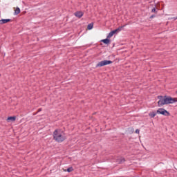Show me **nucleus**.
Wrapping results in <instances>:
<instances>
[{
  "label": "nucleus",
  "mask_w": 177,
  "mask_h": 177,
  "mask_svg": "<svg viewBox=\"0 0 177 177\" xmlns=\"http://www.w3.org/2000/svg\"><path fill=\"white\" fill-rule=\"evenodd\" d=\"M116 162H118V164H123V162H125V158L120 157L118 158Z\"/></svg>",
  "instance_id": "8"
},
{
  "label": "nucleus",
  "mask_w": 177,
  "mask_h": 177,
  "mask_svg": "<svg viewBox=\"0 0 177 177\" xmlns=\"http://www.w3.org/2000/svg\"><path fill=\"white\" fill-rule=\"evenodd\" d=\"M127 26V24L123 25L122 26H120L118 28L115 29L116 32H118V31H121L122 30V28H124V27H125Z\"/></svg>",
  "instance_id": "12"
},
{
  "label": "nucleus",
  "mask_w": 177,
  "mask_h": 177,
  "mask_svg": "<svg viewBox=\"0 0 177 177\" xmlns=\"http://www.w3.org/2000/svg\"><path fill=\"white\" fill-rule=\"evenodd\" d=\"M40 111H42V108L39 109L37 112L36 113H35V115L38 114V113H40Z\"/></svg>",
  "instance_id": "19"
},
{
  "label": "nucleus",
  "mask_w": 177,
  "mask_h": 177,
  "mask_svg": "<svg viewBox=\"0 0 177 177\" xmlns=\"http://www.w3.org/2000/svg\"><path fill=\"white\" fill-rule=\"evenodd\" d=\"M53 137L54 140H55V142H57V143H62V142H64V140L67 139V137H66V134L64 133V131L58 129H55L53 131Z\"/></svg>",
  "instance_id": "1"
},
{
  "label": "nucleus",
  "mask_w": 177,
  "mask_h": 177,
  "mask_svg": "<svg viewBox=\"0 0 177 177\" xmlns=\"http://www.w3.org/2000/svg\"><path fill=\"white\" fill-rule=\"evenodd\" d=\"M111 32H112V34L114 35V34H115L117 32V30H113L111 31Z\"/></svg>",
  "instance_id": "20"
},
{
  "label": "nucleus",
  "mask_w": 177,
  "mask_h": 177,
  "mask_svg": "<svg viewBox=\"0 0 177 177\" xmlns=\"http://www.w3.org/2000/svg\"><path fill=\"white\" fill-rule=\"evenodd\" d=\"M173 19H174V20H177V17H173Z\"/></svg>",
  "instance_id": "23"
},
{
  "label": "nucleus",
  "mask_w": 177,
  "mask_h": 177,
  "mask_svg": "<svg viewBox=\"0 0 177 177\" xmlns=\"http://www.w3.org/2000/svg\"><path fill=\"white\" fill-rule=\"evenodd\" d=\"M153 17H156V15H151V16L149 17V19H153Z\"/></svg>",
  "instance_id": "22"
},
{
  "label": "nucleus",
  "mask_w": 177,
  "mask_h": 177,
  "mask_svg": "<svg viewBox=\"0 0 177 177\" xmlns=\"http://www.w3.org/2000/svg\"><path fill=\"white\" fill-rule=\"evenodd\" d=\"M156 113L157 114H161L162 115H165V117H169V115H171V113L164 108H159L156 111Z\"/></svg>",
  "instance_id": "4"
},
{
  "label": "nucleus",
  "mask_w": 177,
  "mask_h": 177,
  "mask_svg": "<svg viewBox=\"0 0 177 177\" xmlns=\"http://www.w3.org/2000/svg\"><path fill=\"white\" fill-rule=\"evenodd\" d=\"M112 63H113V61L111 60H103L98 62L96 64L95 68H97V67H103L104 66H109V64H112Z\"/></svg>",
  "instance_id": "3"
},
{
  "label": "nucleus",
  "mask_w": 177,
  "mask_h": 177,
  "mask_svg": "<svg viewBox=\"0 0 177 177\" xmlns=\"http://www.w3.org/2000/svg\"><path fill=\"white\" fill-rule=\"evenodd\" d=\"M10 21H12V19H2L0 20V25L6 24V23H9Z\"/></svg>",
  "instance_id": "7"
},
{
  "label": "nucleus",
  "mask_w": 177,
  "mask_h": 177,
  "mask_svg": "<svg viewBox=\"0 0 177 177\" xmlns=\"http://www.w3.org/2000/svg\"><path fill=\"white\" fill-rule=\"evenodd\" d=\"M151 13H156L157 14V6L155 5V6L151 10Z\"/></svg>",
  "instance_id": "13"
},
{
  "label": "nucleus",
  "mask_w": 177,
  "mask_h": 177,
  "mask_svg": "<svg viewBox=\"0 0 177 177\" xmlns=\"http://www.w3.org/2000/svg\"><path fill=\"white\" fill-rule=\"evenodd\" d=\"M74 15L76 17H78V19H81V17L84 16V12L82 11H77Z\"/></svg>",
  "instance_id": "6"
},
{
  "label": "nucleus",
  "mask_w": 177,
  "mask_h": 177,
  "mask_svg": "<svg viewBox=\"0 0 177 177\" xmlns=\"http://www.w3.org/2000/svg\"><path fill=\"white\" fill-rule=\"evenodd\" d=\"M101 42H103L105 45H110L111 41L110 39L106 37V39H102Z\"/></svg>",
  "instance_id": "9"
},
{
  "label": "nucleus",
  "mask_w": 177,
  "mask_h": 177,
  "mask_svg": "<svg viewBox=\"0 0 177 177\" xmlns=\"http://www.w3.org/2000/svg\"><path fill=\"white\" fill-rule=\"evenodd\" d=\"M156 115H157V112H156V111L150 112L149 113V116L150 117V118H154V117H156Z\"/></svg>",
  "instance_id": "11"
},
{
  "label": "nucleus",
  "mask_w": 177,
  "mask_h": 177,
  "mask_svg": "<svg viewBox=\"0 0 177 177\" xmlns=\"http://www.w3.org/2000/svg\"><path fill=\"white\" fill-rule=\"evenodd\" d=\"M176 93H177V91H176Z\"/></svg>",
  "instance_id": "24"
},
{
  "label": "nucleus",
  "mask_w": 177,
  "mask_h": 177,
  "mask_svg": "<svg viewBox=\"0 0 177 177\" xmlns=\"http://www.w3.org/2000/svg\"><path fill=\"white\" fill-rule=\"evenodd\" d=\"M158 99L159 101L158 102V106L161 107L165 104H168V97L167 95H159L158 96Z\"/></svg>",
  "instance_id": "2"
},
{
  "label": "nucleus",
  "mask_w": 177,
  "mask_h": 177,
  "mask_svg": "<svg viewBox=\"0 0 177 177\" xmlns=\"http://www.w3.org/2000/svg\"><path fill=\"white\" fill-rule=\"evenodd\" d=\"M8 122H13V121H16V116H9L7 118Z\"/></svg>",
  "instance_id": "10"
},
{
  "label": "nucleus",
  "mask_w": 177,
  "mask_h": 177,
  "mask_svg": "<svg viewBox=\"0 0 177 177\" xmlns=\"http://www.w3.org/2000/svg\"><path fill=\"white\" fill-rule=\"evenodd\" d=\"M87 28L88 30H92V28H93V23H91L87 26Z\"/></svg>",
  "instance_id": "14"
},
{
  "label": "nucleus",
  "mask_w": 177,
  "mask_h": 177,
  "mask_svg": "<svg viewBox=\"0 0 177 177\" xmlns=\"http://www.w3.org/2000/svg\"><path fill=\"white\" fill-rule=\"evenodd\" d=\"M177 98H174L171 96H167V104H172L174 103H176Z\"/></svg>",
  "instance_id": "5"
},
{
  "label": "nucleus",
  "mask_w": 177,
  "mask_h": 177,
  "mask_svg": "<svg viewBox=\"0 0 177 177\" xmlns=\"http://www.w3.org/2000/svg\"><path fill=\"white\" fill-rule=\"evenodd\" d=\"M113 35H114L113 34V32H110L109 33V35H108V36H107V37L106 38H111V37H113Z\"/></svg>",
  "instance_id": "17"
},
{
  "label": "nucleus",
  "mask_w": 177,
  "mask_h": 177,
  "mask_svg": "<svg viewBox=\"0 0 177 177\" xmlns=\"http://www.w3.org/2000/svg\"><path fill=\"white\" fill-rule=\"evenodd\" d=\"M139 132H140V130H139V129L136 130V133H139Z\"/></svg>",
  "instance_id": "21"
},
{
  "label": "nucleus",
  "mask_w": 177,
  "mask_h": 177,
  "mask_svg": "<svg viewBox=\"0 0 177 177\" xmlns=\"http://www.w3.org/2000/svg\"><path fill=\"white\" fill-rule=\"evenodd\" d=\"M67 172H73V171H74V169L73 168V167H71L69 168H68L66 169Z\"/></svg>",
  "instance_id": "16"
},
{
  "label": "nucleus",
  "mask_w": 177,
  "mask_h": 177,
  "mask_svg": "<svg viewBox=\"0 0 177 177\" xmlns=\"http://www.w3.org/2000/svg\"><path fill=\"white\" fill-rule=\"evenodd\" d=\"M128 131H130V132L131 133H133V127H129V129H128Z\"/></svg>",
  "instance_id": "18"
},
{
  "label": "nucleus",
  "mask_w": 177,
  "mask_h": 177,
  "mask_svg": "<svg viewBox=\"0 0 177 177\" xmlns=\"http://www.w3.org/2000/svg\"><path fill=\"white\" fill-rule=\"evenodd\" d=\"M19 13H20V8L19 7H17L15 11V15H19Z\"/></svg>",
  "instance_id": "15"
}]
</instances>
